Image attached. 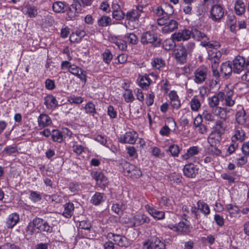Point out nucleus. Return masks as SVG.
<instances>
[{"instance_id": "obj_1", "label": "nucleus", "mask_w": 249, "mask_h": 249, "mask_svg": "<svg viewBox=\"0 0 249 249\" xmlns=\"http://www.w3.org/2000/svg\"><path fill=\"white\" fill-rule=\"evenodd\" d=\"M158 25L163 26L162 32L163 33L167 34L174 31L178 27V23L177 21L174 19H170L167 18H159L157 20Z\"/></svg>"}, {"instance_id": "obj_2", "label": "nucleus", "mask_w": 249, "mask_h": 249, "mask_svg": "<svg viewBox=\"0 0 249 249\" xmlns=\"http://www.w3.org/2000/svg\"><path fill=\"white\" fill-rule=\"evenodd\" d=\"M124 174L132 178H138L142 175L141 170L135 165L125 162L123 165Z\"/></svg>"}, {"instance_id": "obj_3", "label": "nucleus", "mask_w": 249, "mask_h": 249, "mask_svg": "<svg viewBox=\"0 0 249 249\" xmlns=\"http://www.w3.org/2000/svg\"><path fill=\"white\" fill-rule=\"evenodd\" d=\"M165 244L158 238H153L144 241L142 243V249H165Z\"/></svg>"}, {"instance_id": "obj_4", "label": "nucleus", "mask_w": 249, "mask_h": 249, "mask_svg": "<svg viewBox=\"0 0 249 249\" xmlns=\"http://www.w3.org/2000/svg\"><path fill=\"white\" fill-rule=\"evenodd\" d=\"M34 227L40 232L51 233L53 231V228L45 220L36 217L33 220Z\"/></svg>"}, {"instance_id": "obj_5", "label": "nucleus", "mask_w": 249, "mask_h": 249, "mask_svg": "<svg viewBox=\"0 0 249 249\" xmlns=\"http://www.w3.org/2000/svg\"><path fill=\"white\" fill-rule=\"evenodd\" d=\"M67 16L69 19H73L77 16V14L81 13L82 5L78 0H73L70 6H68Z\"/></svg>"}, {"instance_id": "obj_6", "label": "nucleus", "mask_w": 249, "mask_h": 249, "mask_svg": "<svg viewBox=\"0 0 249 249\" xmlns=\"http://www.w3.org/2000/svg\"><path fill=\"white\" fill-rule=\"evenodd\" d=\"M224 10L221 6L218 4L213 5L210 11V18L215 22H219L223 18Z\"/></svg>"}, {"instance_id": "obj_7", "label": "nucleus", "mask_w": 249, "mask_h": 249, "mask_svg": "<svg viewBox=\"0 0 249 249\" xmlns=\"http://www.w3.org/2000/svg\"><path fill=\"white\" fill-rule=\"evenodd\" d=\"M208 72V69L206 67H201L198 68L195 71L194 81L197 84H201L205 81Z\"/></svg>"}, {"instance_id": "obj_8", "label": "nucleus", "mask_w": 249, "mask_h": 249, "mask_svg": "<svg viewBox=\"0 0 249 249\" xmlns=\"http://www.w3.org/2000/svg\"><path fill=\"white\" fill-rule=\"evenodd\" d=\"M130 225L137 227L149 222V218L144 214L138 213L129 219Z\"/></svg>"}, {"instance_id": "obj_9", "label": "nucleus", "mask_w": 249, "mask_h": 249, "mask_svg": "<svg viewBox=\"0 0 249 249\" xmlns=\"http://www.w3.org/2000/svg\"><path fill=\"white\" fill-rule=\"evenodd\" d=\"M173 55L177 61L180 63H184L186 61L187 51L186 48L183 46H179L175 49Z\"/></svg>"}, {"instance_id": "obj_10", "label": "nucleus", "mask_w": 249, "mask_h": 249, "mask_svg": "<svg viewBox=\"0 0 249 249\" xmlns=\"http://www.w3.org/2000/svg\"><path fill=\"white\" fill-rule=\"evenodd\" d=\"M246 65L245 58L238 55L233 60V71L239 73L244 70Z\"/></svg>"}, {"instance_id": "obj_11", "label": "nucleus", "mask_w": 249, "mask_h": 249, "mask_svg": "<svg viewBox=\"0 0 249 249\" xmlns=\"http://www.w3.org/2000/svg\"><path fill=\"white\" fill-rule=\"evenodd\" d=\"M138 138V134L134 131L126 132L119 138V141L123 143L134 144Z\"/></svg>"}, {"instance_id": "obj_12", "label": "nucleus", "mask_w": 249, "mask_h": 249, "mask_svg": "<svg viewBox=\"0 0 249 249\" xmlns=\"http://www.w3.org/2000/svg\"><path fill=\"white\" fill-rule=\"evenodd\" d=\"M191 35L192 32L185 29L173 34L172 37L173 40L176 41H185L188 40L191 37Z\"/></svg>"}, {"instance_id": "obj_13", "label": "nucleus", "mask_w": 249, "mask_h": 249, "mask_svg": "<svg viewBox=\"0 0 249 249\" xmlns=\"http://www.w3.org/2000/svg\"><path fill=\"white\" fill-rule=\"evenodd\" d=\"M107 237L111 238L113 237V241L115 243L120 247H126L129 246V243L127 238L119 234H114L111 232L108 233Z\"/></svg>"}, {"instance_id": "obj_14", "label": "nucleus", "mask_w": 249, "mask_h": 249, "mask_svg": "<svg viewBox=\"0 0 249 249\" xmlns=\"http://www.w3.org/2000/svg\"><path fill=\"white\" fill-rule=\"evenodd\" d=\"M225 93L220 91L213 96L209 98V105L211 107L214 108L219 105V101H223L225 98Z\"/></svg>"}, {"instance_id": "obj_15", "label": "nucleus", "mask_w": 249, "mask_h": 249, "mask_svg": "<svg viewBox=\"0 0 249 249\" xmlns=\"http://www.w3.org/2000/svg\"><path fill=\"white\" fill-rule=\"evenodd\" d=\"M71 74L77 76L81 80L86 82V71L76 65H72L69 71Z\"/></svg>"}, {"instance_id": "obj_16", "label": "nucleus", "mask_w": 249, "mask_h": 249, "mask_svg": "<svg viewBox=\"0 0 249 249\" xmlns=\"http://www.w3.org/2000/svg\"><path fill=\"white\" fill-rule=\"evenodd\" d=\"M157 40V36L156 34L150 32H146L143 33L141 36V42L143 44L153 43Z\"/></svg>"}, {"instance_id": "obj_17", "label": "nucleus", "mask_w": 249, "mask_h": 249, "mask_svg": "<svg viewBox=\"0 0 249 249\" xmlns=\"http://www.w3.org/2000/svg\"><path fill=\"white\" fill-rule=\"evenodd\" d=\"M68 4L64 1H56L53 4V11L56 13H64L68 9Z\"/></svg>"}, {"instance_id": "obj_18", "label": "nucleus", "mask_w": 249, "mask_h": 249, "mask_svg": "<svg viewBox=\"0 0 249 249\" xmlns=\"http://www.w3.org/2000/svg\"><path fill=\"white\" fill-rule=\"evenodd\" d=\"M226 121L221 120H217L213 127L214 132L219 134L221 135H223L226 130L227 126L225 124Z\"/></svg>"}, {"instance_id": "obj_19", "label": "nucleus", "mask_w": 249, "mask_h": 249, "mask_svg": "<svg viewBox=\"0 0 249 249\" xmlns=\"http://www.w3.org/2000/svg\"><path fill=\"white\" fill-rule=\"evenodd\" d=\"M37 122L38 126L44 128L52 124V120L50 117L46 114H41L38 117Z\"/></svg>"}, {"instance_id": "obj_20", "label": "nucleus", "mask_w": 249, "mask_h": 249, "mask_svg": "<svg viewBox=\"0 0 249 249\" xmlns=\"http://www.w3.org/2000/svg\"><path fill=\"white\" fill-rule=\"evenodd\" d=\"M19 220V217L17 213L10 214L7 217L6 221V227L8 229L13 228Z\"/></svg>"}, {"instance_id": "obj_21", "label": "nucleus", "mask_w": 249, "mask_h": 249, "mask_svg": "<svg viewBox=\"0 0 249 249\" xmlns=\"http://www.w3.org/2000/svg\"><path fill=\"white\" fill-rule=\"evenodd\" d=\"M221 140V135L212 131L208 138V142L211 146H216Z\"/></svg>"}, {"instance_id": "obj_22", "label": "nucleus", "mask_w": 249, "mask_h": 249, "mask_svg": "<svg viewBox=\"0 0 249 249\" xmlns=\"http://www.w3.org/2000/svg\"><path fill=\"white\" fill-rule=\"evenodd\" d=\"M168 7L171 9L169 12H166L161 6H158L155 9L154 12L158 17H160V18H169L172 15L173 11L172 6H168Z\"/></svg>"}, {"instance_id": "obj_23", "label": "nucleus", "mask_w": 249, "mask_h": 249, "mask_svg": "<svg viewBox=\"0 0 249 249\" xmlns=\"http://www.w3.org/2000/svg\"><path fill=\"white\" fill-rule=\"evenodd\" d=\"M197 170L193 164H188L185 165L183 173L185 176L189 178H194L196 176Z\"/></svg>"}, {"instance_id": "obj_24", "label": "nucleus", "mask_w": 249, "mask_h": 249, "mask_svg": "<svg viewBox=\"0 0 249 249\" xmlns=\"http://www.w3.org/2000/svg\"><path fill=\"white\" fill-rule=\"evenodd\" d=\"M145 208L149 214L155 218H157V219H162L164 217V213L162 211H160L154 209L149 205L145 206Z\"/></svg>"}, {"instance_id": "obj_25", "label": "nucleus", "mask_w": 249, "mask_h": 249, "mask_svg": "<svg viewBox=\"0 0 249 249\" xmlns=\"http://www.w3.org/2000/svg\"><path fill=\"white\" fill-rule=\"evenodd\" d=\"M246 135L244 130L240 127H236L234 130V134L232 137V141H239L243 142L245 139Z\"/></svg>"}, {"instance_id": "obj_26", "label": "nucleus", "mask_w": 249, "mask_h": 249, "mask_svg": "<svg viewBox=\"0 0 249 249\" xmlns=\"http://www.w3.org/2000/svg\"><path fill=\"white\" fill-rule=\"evenodd\" d=\"M213 112L220 119L219 120L227 121L228 118L226 109L224 108L216 107L213 109Z\"/></svg>"}, {"instance_id": "obj_27", "label": "nucleus", "mask_w": 249, "mask_h": 249, "mask_svg": "<svg viewBox=\"0 0 249 249\" xmlns=\"http://www.w3.org/2000/svg\"><path fill=\"white\" fill-rule=\"evenodd\" d=\"M224 99L225 101V105L228 107H232L235 104V97L233 91L232 90H229L225 94Z\"/></svg>"}, {"instance_id": "obj_28", "label": "nucleus", "mask_w": 249, "mask_h": 249, "mask_svg": "<svg viewBox=\"0 0 249 249\" xmlns=\"http://www.w3.org/2000/svg\"><path fill=\"white\" fill-rule=\"evenodd\" d=\"M233 68L229 62L223 63L220 68V74L225 76H229L231 74Z\"/></svg>"}, {"instance_id": "obj_29", "label": "nucleus", "mask_w": 249, "mask_h": 249, "mask_svg": "<svg viewBox=\"0 0 249 249\" xmlns=\"http://www.w3.org/2000/svg\"><path fill=\"white\" fill-rule=\"evenodd\" d=\"M44 104L48 108H52L57 106V102L54 96L48 95L44 98Z\"/></svg>"}, {"instance_id": "obj_30", "label": "nucleus", "mask_w": 249, "mask_h": 249, "mask_svg": "<svg viewBox=\"0 0 249 249\" xmlns=\"http://www.w3.org/2000/svg\"><path fill=\"white\" fill-rule=\"evenodd\" d=\"M227 23L230 27V30L231 32H234L236 30V19L235 16L232 13H230L227 16Z\"/></svg>"}, {"instance_id": "obj_31", "label": "nucleus", "mask_w": 249, "mask_h": 249, "mask_svg": "<svg viewBox=\"0 0 249 249\" xmlns=\"http://www.w3.org/2000/svg\"><path fill=\"white\" fill-rule=\"evenodd\" d=\"M235 119L239 124H244L247 120L245 111L243 109L239 110L235 115Z\"/></svg>"}, {"instance_id": "obj_32", "label": "nucleus", "mask_w": 249, "mask_h": 249, "mask_svg": "<svg viewBox=\"0 0 249 249\" xmlns=\"http://www.w3.org/2000/svg\"><path fill=\"white\" fill-rule=\"evenodd\" d=\"M168 227L171 230L178 232H186L188 229V226L183 222H179L175 226L170 225Z\"/></svg>"}, {"instance_id": "obj_33", "label": "nucleus", "mask_w": 249, "mask_h": 249, "mask_svg": "<svg viewBox=\"0 0 249 249\" xmlns=\"http://www.w3.org/2000/svg\"><path fill=\"white\" fill-rule=\"evenodd\" d=\"M198 147L197 146H192L189 148L187 152L182 156L183 159L187 160L196 155L199 152Z\"/></svg>"}, {"instance_id": "obj_34", "label": "nucleus", "mask_w": 249, "mask_h": 249, "mask_svg": "<svg viewBox=\"0 0 249 249\" xmlns=\"http://www.w3.org/2000/svg\"><path fill=\"white\" fill-rule=\"evenodd\" d=\"M104 200V194L97 192L92 196L90 201L94 205H97L103 202Z\"/></svg>"}, {"instance_id": "obj_35", "label": "nucleus", "mask_w": 249, "mask_h": 249, "mask_svg": "<svg viewBox=\"0 0 249 249\" xmlns=\"http://www.w3.org/2000/svg\"><path fill=\"white\" fill-rule=\"evenodd\" d=\"M93 177L98 183H101L102 182H103V185L104 187L105 186V184L107 183V178L101 172H94Z\"/></svg>"}, {"instance_id": "obj_36", "label": "nucleus", "mask_w": 249, "mask_h": 249, "mask_svg": "<svg viewBox=\"0 0 249 249\" xmlns=\"http://www.w3.org/2000/svg\"><path fill=\"white\" fill-rule=\"evenodd\" d=\"M74 210V205L71 203H68L64 206V211L63 212V214L66 217H70L72 214Z\"/></svg>"}, {"instance_id": "obj_37", "label": "nucleus", "mask_w": 249, "mask_h": 249, "mask_svg": "<svg viewBox=\"0 0 249 249\" xmlns=\"http://www.w3.org/2000/svg\"><path fill=\"white\" fill-rule=\"evenodd\" d=\"M111 18L108 16H104L98 20V24L99 26L106 27L111 24Z\"/></svg>"}, {"instance_id": "obj_38", "label": "nucleus", "mask_w": 249, "mask_h": 249, "mask_svg": "<svg viewBox=\"0 0 249 249\" xmlns=\"http://www.w3.org/2000/svg\"><path fill=\"white\" fill-rule=\"evenodd\" d=\"M190 104L191 109L194 111H198L201 105L199 100L196 96L193 97L191 99Z\"/></svg>"}, {"instance_id": "obj_39", "label": "nucleus", "mask_w": 249, "mask_h": 249, "mask_svg": "<svg viewBox=\"0 0 249 249\" xmlns=\"http://www.w3.org/2000/svg\"><path fill=\"white\" fill-rule=\"evenodd\" d=\"M197 205V209L199 210L204 214L207 215L210 213V210L209 206L206 203L201 201H198Z\"/></svg>"}, {"instance_id": "obj_40", "label": "nucleus", "mask_w": 249, "mask_h": 249, "mask_svg": "<svg viewBox=\"0 0 249 249\" xmlns=\"http://www.w3.org/2000/svg\"><path fill=\"white\" fill-rule=\"evenodd\" d=\"M192 35H193L194 38L198 40H200L201 39H204L205 40H208V38L205 33L196 29H195L193 32H192Z\"/></svg>"}, {"instance_id": "obj_41", "label": "nucleus", "mask_w": 249, "mask_h": 249, "mask_svg": "<svg viewBox=\"0 0 249 249\" xmlns=\"http://www.w3.org/2000/svg\"><path fill=\"white\" fill-rule=\"evenodd\" d=\"M235 11L236 14L240 15L244 13L245 11V6L244 3L241 0H238L235 4Z\"/></svg>"}, {"instance_id": "obj_42", "label": "nucleus", "mask_w": 249, "mask_h": 249, "mask_svg": "<svg viewBox=\"0 0 249 249\" xmlns=\"http://www.w3.org/2000/svg\"><path fill=\"white\" fill-rule=\"evenodd\" d=\"M151 80L148 76H142L140 80V86L144 89H147L151 83Z\"/></svg>"}, {"instance_id": "obj_43", "label": "nucleus", "mask_w": 249, "mask_h": 249, "mask_svg": "<svg viewBox=\"0 0 249 249\" xmlns=\"http://www.w3.org/2000/svg\"><path fill=\"white\" fill-rule=\"evenodd\" d=\"M103 61L107 64H109L113 58V55L111 51L108 49H106L102 53Z\"/></svg>"}, {"instance_id": "obj_44", "label": "nucleus", "mask_w": 249, "mask_h": 249, "mask_svg": "<svg viewBox=\"0 0 249 249\" xmlns=\"http://www.w3.org/2000/svg\"><path fill=\"white\" fill-rule=\"evenodd\" d=\"M52 138L53 141L61 142L63 141V135L58 130H53Z\"/></svg>"}, {"instance_id": "obj_45", "label": "nucleus", "mask_w": 249, "mask_h": 249, "mask_svg": "<svg viewBox=\"0 0 249 249\" xmlns=\"http://www.w3.org/2000/svg\"><path fill=\"white\" fill-rule=\"evenodd\" d=\"M140 14L138 13L136 9H132L130 11L127 12L126 14L127 19L129 20H133L139 18Z\"/></svg>"}, {"instance_id": "obj_46", "label": "nucleus", "mask_w": 249, "mask_h": 249, "mask_svg": "<svg viewBox=\"0 0 249 249\" xmlns=\"http://www.w3.org/2000/svg\"><path fill=\"white\" fill-rule=\"evenodd\" d=\"M123 97L125 101L127 103L132 102L134 100V97L132 90L130 89H126L123 94Z\"/></svg>"}, {"instance_id": "obj_47", "label": "nucleus", "mask_w": 249, "mask_h": 249, "mask_svg": "<svg viewBox=\"0 0 249 249\" xmlns=\"http://www.w3.org/2000/svg\"><path fill=\"white\" fill-rule=\"evenodd\" d=\"M91 227V225L90 223L88 221L83 220L80 222L79 228L87 231L85 232L86 234L89 232Z\"/></svg>"}, {"instance_id": "obj_48", "label": "nucleus", "mask_w": 249, "mask_h": 249, "mask_svg": "<svg viewBox=\"0 0 249 249\" xmlns=\"http://www.w3.org/2000/svg\"><path fill=\"white\" fill-rule=\"evenodd\" d=\"M226 208L231 217L235 216V214L238 212L239 209L236 206L232 204H228L226 206Z\"/></svg>"}, {"instance_id": "obj_49", "label": "nucleus", "mask_w": 249, "mask_h": 249, "mask_svg": "<svg viewBox=\"0 0 249 249\" xmlns=\"http://www.w3.org/2000/svg\"><path fill=\"white\" fill-rule=\"evenodd\" d=\"M164 61L160 58H155L152 62V65L156 69L160 70L164 66Z\"/></svg>"}, {"instance_id": "obj_50", "label": "nucleus", "mask_w": 249, "mask_h": 249, "mask_svg": "<svg viewBox=\"0 0 249 249\" xmlns=\"http://www.w3.org/2000/svg\"><path fill=\"white\" fill-rule=\"evenodd\" d=\"M125 38L130 44H136L138 42V38L133 33H129L125 35Z\"/></svg>"}, {"instance_id": "obj_51", "label": "nucleus", "mask_w": 249, "mask_h": 249, "mask_svg": "<svg viewBox=\"0 0 249 249\" xmlns=\"http://www.w3.org/2000/svg\"><path fill=\"white\" fill-rule=\"evenodd\" d=\"M175 41V40H173V39L172 40L167 39L164 41L163 44L164 49L166 50H170L173 49L176 45Z\"/></svg>"}, {"instance_id": "obj_52", "label": "nucleus", "mask_w": 249, "mask_h": 249, "mask_svg": "<svg viewBox=\"0 0 249 249\" xmlns=\"http://www.w3.org/2000/svg\"><path fill=\"white\" fill-rule=\"evenodd\" d=\"M26 13L30 18L35 17L37 14V10L34 6L27 5L26 7Z\"/></svg>"}, {"instance_id": "obj_53", "label": "nucleus", "mask_w": 249, "mask_h": 249, "mask_svg": "<svg viewBox=\"0 0 249 249\" xmlns=\"http://www.w3.org/2000/svg\"><path fill=\"white\" fill-rule=\"evenodd\" d=\"M68 101L71 104H80L83 102L84 99L80 96H71L69 98Z\"/></svg>"}, {"instance_id": "obj_54", "label": "nucleus", "mask_w": 249, "mask_h": 249, "mask_svg": "<svg viewBox=\"0 0 249 249\" xmlns=\"http://www.w3.org/2000/svg\"><path fill=\"white\" fill-rule=\"evenodd\" d=\"M209 58H216V60H219L221 56L220 52L217 51L216 49H213L209 51Z\"/></svg>"}, {"instance_id": "obj_55", "label": "nucleus", "mask_w": 249, "mask_h": 249, "mask_svg": "<svg viewBox=\"0 0 249 249\" xmlns=\"http://www.w3.org/2000/svg\"><path fill=\"white\" fill-rule=\"evenodd\" d=\"M86 113L94 114L95 113V105L91 102H89L85 107Z\"/></svg>"}, {"instance_id": "obj_56", "label": "nucleus", "mask_w": 249, "mask_h": 249, "mask_svg": "<svg viewBox=\"0 0 249 249\" xmlns=\"http://www.w3.org/2000/svg\"><path fill=\"white\" fill-rule=\"evenodd\" d=\"M125 16L124 13L122 10L112 11V17L116 20H120L124 18Z\"/></svg>"}, {"instance_id": "obj_57", "label": "nucleus", "mask_w": 249, "mask_h": 249, "mask_svg": "<svg viewBox=\"0 0 249 249\" xmlns=\"http://www.w3.org/2000/svg\"><path fill=\"white\" fill-rule=\"evenodd\" d=\"M169 178L171 181L178 183L181 182V176L178 173H174L169 176Z\"/></svg>"}, {"instance_id": "obj_58", "label": "nucleus", "mask_w": 249, "mask_h": 249, "mask_svg": "<svg viewBox=\"0 0 249 249\" xmlns=\"http://www.w3.org/2000/svg\"><path fill=\"white\" fill-rule=\"evenodd\" d=\"M169 151L173 156H178L179 152V148L178 145L172 144L169 146Z\"/></svg>"}, {"instance_id": "obj_59", "label": "nucleus", "mask_w": 249, "mask_h": 249, "mask_svg": "<svg viewBox=\"0 0 249 249\" xmlns=\"http://www.w3.org/2000/svg\"><path fill=\"white\" fill-rule=\"evenodd\" d=\"M205 15L206 11L204 6L202 5H199L196 10V15L198 16L199 19L203 18Z\"/></svg>"}, {"instance_id": "obj_60", "label": "nucleus", "mask_w": 249, "mask_h": 249, "mask_svg": "<svg viewBox=\"0 0 249 249\" xmlns=\"http://www.w3.org/2000/svg\"><path fill=\"white\" fill-rule=\"evenodd\" d=\"M30 198L34 202H36L41 199L40 195L35 191H31L30 195Z\"/></svg>"}, {"instance_id": "obj_61", "label": "nucleus", "mask_w": 249, "mask_h": 249, "mask_svg": "<svg viewBox=\"0 0 249 249\" xmlns=\"http://www.w3.org/2000/svg\"><path fill=\"white\" fill-rule=\"evenodd\" d=\"M203 116L204 119L207 121L213 122L214 121V115L208 110L204 111Z\"/></svg>"}, {"instance_id": "obj_62", "label": "nucleus", "mask_w": 249, "mask_h": 249, "mask_svg": "<svg viewBox=\"0 0 249 249\" xmlns=\"http://www.w3.org/2000/svg\"><path fill=\"white\" fill-rule=\"evenodd\" d=\"M73 151L77 155H80L84 151L85 148L81 145H74L72 147Z\"/></svg>"}, {"instance_id": "obj_63", "label": "nucleus", "mask_w": 249, "mask_h": 249, "mask_svg": "<svg viewBox=\"0 0 249 249\" xmlns=\"http://www.w3.org/2000/svg\"><path fill=\"white\" fill-rule=\"evenodd\" d=\"M242 151L245 156H249V142H245L242 145Z\"/></svg>"}, {"instance_id": "obj_64", "label": "nucleus", "mask_w": 249, "mask_h": 249, "mask_svg": "<svg viewBox=\"0 0 249 249\" xmlns=\"http://www.w3.org/2000/svg\"><path fill=\"white\" fill-rule=\"evenodd\" d=\"M1 247L2 249H20L15 244L10 243H6L3 245Z\"/></svg>"}]
</instances>
